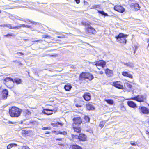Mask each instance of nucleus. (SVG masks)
Returning <instances> with one entry per match:
<instances>
[{
    "label": "nucleus",
    "instance_id": "f257e3e1",
    "mask_svg": "<svg viewBox=\"0 0 149 149\" xmlns=\"http://www.w3.org/2000/svg\"><path fill=\"white\" fill-rule=\"evenodd\" d=\"M22 110L15 107H12L9 109V113L11 117H17L21 114Z\"/></svg>",
    "mask_w": 149,
    "mask_h": 149
},
{
    "label": "nucleus",
    "instance_id": "f03ea898",
    "mask_svg": "<svg viewBox=\"0 0 149 149\" xmlns=\"http://www.w3.org/2000/svg\"><path fill=\"white\" fill-rule=\"evenodd\" d=\"M128 35H125L123 33H120L116 37L117 41L123 44H125L126 42V38Z\"/></svg>",
    "mask_w": 149,
    "mask_h": 149
},
{
    "label": "nucleus",
    "instance_id": "7ed1b4c3",
    "mask_svg": "<svg viewBox=\"0 0 149 149\" xmlns=\"http://www.w3.org/2000/svg\"><path fill=\"white\" fill-rule=\"evenodd\" d=\"M82 24L85 26V30L86 33L94 34L96 33V31L94 29L91 27L90 25L87 23L83 22Z\"/></svg>",
    "mask_w": 149,
    "mask_h": 149
},
{
    "label": "nucleus",
    "instance_id": "20e7f679",
    "mask_svg": "<svg viewBox=\"0 0 149 149\" xmlns=\"http://www.w3.org/2000/svg\"><path fill=\"white\" fill-rule=\"evenodd\" d=\"M146 95H138L135 97L131 98L130 99L135 100L139 102H143L146 101Z\"/></svg>",
    "mask_w": 149,
    "mask_h": 149
},
{
    "label": "nucleus",
    "instance_id": "39448f33",
    "mask_svg": "<svg viewBox=\"0 0 149 149\" xmlns=\"http://www.w3.org/2000/svg\"><path fill=\"white\" fill-rule=\"evenodd\" d=\"M73 120L74 123L72 126L74 127L75 126H79L82 123L81 120L79 117L74 118L73 119Z\"/></svg>",
    "mask_w": 149,
    "mask_h": 149
},
{
    "label": "nucleus",
    "instance_id": "423d86ee",
    "mask_svg": "<svg viewBox=\"0 0 149 149\" xmlns=\"http://www.w3.org/2000/svg\"><path fill=\"white\" fill-rule=\"evenodd\" d=\"M140 113L148 114H149V109L144 106L139 108Z\"/></svg>",
    "mask_w": 149,
    "mask_h": 149
},
{
    "label": "nucleus",
    "instance_id": "0eeeda50",
    "mask_svg": "<svg viewBox=\"0 0 149 149\" xmlns=\"http://www.w3.org/2000/svg\"><path fill=\"white\" fill-rule=\"evenodd\" d=\"M114 9L115 10L120 13H123L125 11V9L120 5H116L114 6Z\"/></svg>",
    "mask_w": 149,
    "mask_h": 149
},
{
    "label": "nucleus",
    "instance_id": "6e6552de",
    "mask_svg": "<svg viewBox=\"0 0 149 149\" xmlns=\"http://www.w3.org/2000/svg\"><path fill=\"white\" fill-rule=\"evenodd\" d=\"M112 85L118 89H123V86L121 84V82L120 81H116L113 82Z\"/></svg>",
    "mask_w": 149,
    "mask_h": 149
},
{
    "label": "nucleus",
    "instance_id": "1a4fd4ad",
    "mask_svg": "<svg viewBox=\"0 0 149 149\" xmlns=\"http://www.w3.org/2000/svg\"><path fill=\"white\" fill-rule=\"evenodd\" d=\"M88 75V73L82 72L80 75L79 79L81 81L84 80H86L87 79Z\"/></svg>",
    "mask_w": 149,
    "mask_h": 149
},
{
    "label": "nucleus",
    "instance_id": "9d476101",
    "mask_svg": "<svg viewBox=\"0 0 149 149\" xmlns=\"http://www.w3.org/2000/svg\"><path fill=\"white\" fill-rule=\"evenodd\" d=\"M106 64V62L103 60H100L97 61L95 65L96 66L101 67V68L103 67Z\"/></svg>",
    "mask_w": 149,
    "mask_h": 149
},
{
    "label": "nucleus",
    "instance_id": "9b49d317",
    "mask_svg": "<svg viewBox=\"0 0 149 149\" xmlns=\"http://www.w3.org/2000/svg\"><path fill=\"white\" fill-rule=\"evenodd\" d=\"M54 111V110L52 109H44L42 111L43 113L47 115H51L53 113L52 112Z\"/></svg>",
    "mask_w": 149,
    "mask_h": 149
},
{
    "label": "nucleus",
    "instance_id": "f8f14e48",
    "mask_svg": "<svg viewBox=\"0 0 149 149\" xmlns=\"http://www.w3.org/2000/svg\"><path fill=\"white\" fill-rule=\"evenodd\" d=\"M91 97V94L87 92H86L83 96V97L86 101H89L90 100Z\"/></svg>",
    "mask_w": 149,
    "mask_h": 149
},
{
    "label": "nucleus",
    "instance_id": "ddd939ff",
    "mask_svg": "<svg viewBox=\"0 0 149 149\" xmlns=\"http://www.w3.org/2000/svg\"><path fill=\"white\" fill-rule=\"evenodd\" d=\"M128 105L130 107L135 108L137 107L136 104L133 101H129L127 102Z\"/></svg>",
    "mask_w": 149,
    "mask_h": 149
},
{
    "label": "nucleus",
    "instance_id": "4468645a",
    "mask_svg": "<svg viewBox=\"0 0 149 149\" xmlns=\"http://www.w3.org/2000/svg\"><path fill=\"white\" fill-rule=\"evenodd\" d=\"M86 136L83 134H80L78 136V139L80 141H86Z\"/></svg>",
    "mask_w": 149,
    "mask_h": 149
},
{
    "label": "nucleus",
    "instance_id": "2eb2a0df",
    "mask_svg": "<svg viewBox=\"0 0 149 149\" xmlns=\"http://www.w3.org/2000/svg\"><path fill=\"white\" fill-rule=\"evenodd\" d=\"M8 91L6 89L3 90L2 92L3 98L4 99H6L8 95Z\"/></svg>",
    "mask_w": 149,
    "mask_h": 149
},
{
    "label": "nucleus",
    "instance_id": "dca6fc26",
    "mask_svg": "<svg viewBox=\"0 0 149 149\" xmlns=\"http://www.w3.org/2000/svg\"><path fill=\"white\" fill-rule=\"evenodd\" d=\"M122 74L124 76L128 77L131 79L133 78V76L132 75L127 72H123Z\"/></svg>",
    "mask_w": 149,
    "mask_h": 149
},
{
    "label": "nucleus",
    "instance_id": "f3484780",
    "mask_svg": "<svg viewBox=\"0 0 149 149\" xmlns=\"http://www.w3.org/2000/svg\"><path fill=\"white\" fill-rule=\"evenodd\" d=\"M123 63L124 64V65L130 68H133L134 66V64L132 62H129L127 63Z\"/></svg>",
    "mask_w": 149,
    "mask_h": 149
},
{
    "label": "nucleus",
    "instance_id": "a211bd4d",
    "mask_svg": "<svg viewBox=\"0 0 149 149\" xmlns=\"http://www.w3.org/2000/svg\"><path fill=\"white\" fill-rule=\"evenodd\" d=\"M86 107L87 109L89 110H93L95 109L94 107L90 103L87 104Z\"/></svg>",
    "mask_w": 149,
    "mask_h": 149
},
{
    "label": "nucleus",
    "instance_id": "6ab92c4d",
    "mask_svg": "<svg viewBox=\"0 0 149 149\" xmlns=\"http://www.w3.org/2000/svg\"><path fill=\"white\" fill-rule=\"evenodd\" d=\"M105 73L108 76H111L113 74V72L112 70L108 69H107L105 70Z\"/></svg>",
    "mask_w": 149,
    "mask_h": 149
},
{
    "label": "nucleus",
    "instance_id": "aec40b11",
    "mask_svg": "<svg viewBox=\"0 0 149 149\" xmlns=\"http://www.w3.org/2000/svg\"><path fill=\"white\" fill-rule=\"evenodd\" d=\"M12 81L13 83H15L17 84H19L21 82V80L18 78H16L14 79H13Z\"/></svg>",
    "mask_w": 149,
    "mask_h": 149
},
{
    "label": "nucleus",
    "instance_id": "412c9836",
    "mask_svg": "<svg viewBox=\"0 0 149 149\" xmlns=\"http://www.w3.org/2000/svg\"><path fill=\"white\" fill-rule=\"evenodd\" d=\"M72 88V86L69 84L65 85L64 87V89L66 91H69Z\"/></svg>",
    "mask_w": 149,
    "mask_h": 149
},
{
    "label": "nucleus",
    "instance_id": "4be33fe9",
    "mask_svg": "<svg viewBox=\"0 0 149 149\" xmlns=\"http://www.w3.org/2000/svg\"><path fill=\"white\" fill-rule=\"evenodd\" d=\"M73 127L75 132L77 133L80 132H81V129L79 127V126H75L74 127L73 126Z\"/></svg>",
    "mask_w": 149,
    "mask_h": 149
},
{
    "label": "nucleus",
    "instance_id": "5701e85b",
    "mask_svg": "<svg viewBox=\"0 0 149 149\" xmlns=\"http://www.w3.org/2000/svg\"><path fill=\"white\" fill-rule=\"evenodd\" d=\"M71 148L72 149H82V147L76 144L72 145Z\"/></svg>",
    "mask_w": 149,
    "mask_h": 149
},
{
    "label": "nucleus",
    "instance_id": "b1692460",
    "mask_svg": "<svg viewBox=\"0 0 149 149\" xmlns=\"http://www.w3.org/2000/svg\"><path fill=\"white\" fill-rule=\"evenodd\" d=\"M105 101L107 102L110 105H112L113 104V101L111 99H106Z\"/></svg>",
    "mask_w": 149,
    "mask_h": 149
},
{
    "label": "nucleus",
    "instance_id": "393cba45",
    "mask_svg": "<svg viewBox=\"0 0 149 149\" xmlns=\"http://www.w3.org/2000/svg\"><path fill=\"white\" fill-rule=\"evenodd\" d=\"M88 75L87 78V79H88L90 80H92L93 79L94 77L92 74H90L89 73H88Z\"/></svg>",
    "mask_w": 149,
    "mask_h": 149
},
{
    "label": "nucleus",
    "instance_id": "a878e982",
    "mask_svg": "<svg viewBox=\"0 0 149 149\" xmlns=\"http://www.w3.org/2000/svg\"><path fill=\"white\" fill-rule=\"evenodd\" d=\"M7 27L9 28L10 29H18L19 27H12L11 26V25L9 24H7V26H6Z\"/></svg>",
    "mask_w": 149,
    "mask_h": 149
},
{
    "label": "nucleus",
    "instance_id": "bb28decb",
    "mask_svg": "<svg viewBox=\"0 0 149 149\" xmlns=\"http://www.w3.org/2000/svg\"><path fill=\"white\" fill-rule=\"evenodd\" d=\"M13 146H17V145L15 143H12L11 144H10L8 145L7 146V149H10Z\"/></svg>",
    "mask_w": 149,
    "mask_h": 149
},
{
    "label": "nucleus",
    "instance_id": "cd10ccee",
    "mask_svg": "<svg viewBox=\"0 0 149 149\" xmlns=\"http://www.w3.org/2000/svg\"><path fill=\"white\" fill-rule=\"evenodd\" d=\"M98 12L99 13L102 14V15H104V16H108V14L107 13H105L103 11L98 10Z\"/></svg>",
    "mask_w": 149,
    "mask_h": 149
},
{
    "label": "nucleus",
    "instance_id": "c85d7f7f",
    "mask_svg": "<svg viewBox=\"0 0 149 149\" xmlns=\"http://www.w3.org/2000/svg\"><path fill=\"white\" fill-rule=\"evenodd\" d=\"M124 86L125 87L130 89L131 88L132 86V85L127 83H125Z\"/></svg>",
    "mask_w": 149,
    "mask_h": 149
},
{
    "label": "nucleus",
    "instance_id": "c756f323",
    "mask_svg": "<svg viewBox=\"0 0 149 149\" xmlns=\"http://www.w3.org/2000/svg\"><path fill=\"white\" fill-rule=\"evenodd\" d=\"M12 80H13L12 78H10V77H6L4 79V81L6 82H8V81H12Z\"/></svg>",
    "mask_w": 149,
    "mask_h": 149
},
{
    "label": "nucleus",
    "instance_id": "7c9ffc66",
    "mask_svg": "<svg viewBox=\"0 0 149 149\" xmlns=\"http://www.w3.org/2000/svg\"><path fill=\"white\" fill-rule=\"evenodd\" d=\"M140 8L138 4L136 3H135L134 9L138 10L140 9Z\"/></svg>",
    "mask_w": 149,
    "mask_h": 149
},
{
    "label": "nucleus",
    "instance_id": "2f4dec72",
    "mask_svg": "<svg viewBox=\"0 0 149 149\" xmlns=\"http://www.w3.org/2000/svg\"><path fill=\"white\" fill-rule=\"evenodd\" d=\"M104 125V122H100L99 125L100 126L101 128H102Z\"/></svg>",
    "mask_w": 149,
    "mask_h": 149
},
{
    "label": "nucleus",
    "instance_id": "473e14b6",
    "mask_svg": "<svg viewBox=\"0 0 149 149\" xmlns=\"http://www.w3.org/2000/svg\"><path fill=\"white\" fill-rule=\"evenodd\" d=\"M99 6V5H94V6H91V9H96V8H97Z\"/></svg>",
    "mask_w": 149,
    "mask_h": 149
},
{
    "label": "nucleus",
    "instance_id": "72a5a7b5",
    "mask_svg": "<svg viewBox=\"0 0 149 149\" xmlns=\"http://www.w3.org/2000/svg\"><path fill=\"white\" fill-rule=\"evenodd\" d=\"M59 133V134H63V135H66L67 134V133L66 132L64 131V132H61L59 131L58 132Z\"/></svg>",
    "mask_w": 149,
    "mask_h": 149
},
{
    "label": "nucleus",
    "instance_id": "f704fd0d",
    "mask_svg": "<svg viewBox=\"0 0 149 149\" xmlns=\"http://www.w3.org/2000/svg\"><path fill=\"white\" fill-rule=\"evenodd\" d=\"M85 120L87 122H88L90 121L89 118L87 116H85Z\"/></svg>",
    "mask_w": 149,
    "mask_h": 149
},
{
    "label": "nucleus",
    "instance_id": "c9c22d12",
    "mask_svg": "<svg viewBox=\"0 0 149 149\" xmlns=\"http://www.w3.org/2000/svg\"><path fill=\"white\" fill-rule=\"evenodd\" d=\"M134 6H135V3H131L130 5V6L131 7V8H134Z\"/></svg>",
    "mask_w": 149,
    "mask_h": 149
},
{
    "label": "nucleus",
    "instance_id": "e433bc0d",
    "mask_svg": "<svg viewBox=\"0 0 149 149\" xmlns=\"http://www.w3.org/2000/svg\"><path fill=\"white\" fill-rule=\"evenodd\" d=\"M56 124L57 126L58 125H59L61 126H62L63 125V124H62V123H61V122H56Z\"/></svg>",
    "mask_w": 149,
    "mask_h": 149
},
{
    "label": "nucleus",
    "instance_id": "4c0bfd02",
    "mask_svg": "<svg viewBox=\"0 0 149 149\" xmlns=\"http://www.w3.org/2000/svg\"><path fill=\"white\" fill-rule=\"evenodd\" d=\"M50 128L49 127H43L42 128V129L43 130H50Z\"/></svg>",
    "mask_w": 149,
    "mask_h": 149
},
{
    "label": "nucleus",
    "instance_id": "58836bf2",
    "mask_svg": "<svg viewBox=\"0 0 149 149\" xmlns=\"http://www.w3.org/2000/svg\"><path fill=\"white\" fill-rule=\"evenodd\" d=\"M25 26H26V25L23 24H22L21 26H16V27H18V29H19L21 27H25Z\"/></svg>",
    "mask_w": 149,
    "mask_h": 149
},
{
    "label": "nucleus",
    "instance_id": "ea45409f",
    "mask_svg": "<svg viewBox=\"0 0 149 149\" xmlns=\"http://www.w3.org/2000/svg\"><path fill=\"white\" fill-rule=\"evenodd\" d=\"M27 20L28 21H29V22H30L32 24H36V22H35L34 21H31V20H29V19H27Z\"/></svg>",
    "mask_w": 149,
    "mask_h": 149
},
{
    "label": "nucleus",
    "instance_id": "a19ab883",
    "mask_svg": "<svg viewBox=\"0 0 149 149\" xmlns=\"http://www.w3.org/2000/svg\"><path fill=\"white\" fill-rule=\"evenodd\" d=\"M17 54L18 55H19V54H20L22 55H24V53H22L20 52H17Z\"/></svg>",
    "mask_w": 149,
    "mask_h": 149
},
{
    "label": "nucleus",
    "instance_id": "79ce46f5",
    "mask_svg": "<svg viewBox=\"0 0 149 149\" xmlns=\"http://www.w3.org/2000/svg\"><path fill=\"white\" fill-rule=\"evenodd\" d=\"M58 38H65V35H62L61 36H59L57 37Z\"/></svg>",
    "mask_w": 149,
    "mask_h": 149
},
{
    "label": "nucleus",
    "instance_id": "37998d69",
    "mask_svg": "<svg viewBox=\"0 0 149 149\" xmlns=\"http://www.w3.org/2000/svg\"><path fill=\"white\" fill-rule=\"evenodd\" d=\"M130 143L132 146H135L136 145V144L134 143H133L132 141H130Z\"/></svg>",
    "mask_w": 149,
    "mask_h": 149
},
{
    "label": "nucleus",
    "instance_id": "c03bdc74",
    "mask_svg": "<svg viewBox=\"0 0 149 149\" xmlns=\"http://www.w3.org/2000/svg\"><path fill=\"white\" fill-rule=\"evenodd\" d=\"M51 125L53 127H55L57 126L56 123H52L51 124Z\"/></svg>",
    "mask_w": 149,
    "mask_h": 149
},
{
    "label": "nucleus",
    "instance_id": "a18cd8bd",
    "mask_svg": "<svg viewBox=\"0 0 149 149\" xmlns=\"http://www.w3.org/2000/svg\"><path fill=\"white\" fill-rule=\"evenodd\" d=\"M75 1L77 4H79L80 2V0H75Z\"/></svg>",
    "mask_w": 149,
    "mask_h": 149
},
{
    "label": "nucleus",
    "instance_id": "49530a36",
    "mask_svg": "<svg viewBox=\"0 0 149 149\" xmlns=\"http://www.w3.org/2000/svg\"><path fill=\"white\" fill-rule=\"evenodd\" d=\"M43 37L45 38H50V37L48 35H45Z\"/></svg>",
    "mask_w": 149,
    "mask_h": 149
},
{
    "label": "nucleus",
    "instance_id": "de8ad7c7",
    "mask_svg": "<svg viewBox=\"0 0 149 149\" xmlns=\"http://www.w3.org/2000/svg\"><path fill=\"white\" fill-rule=\"evenodd\" d=\"M12 36L10 34H7L6 35H5L4 36H6V37H8V36Z\"/></svg>",
    "mask_w": 149,
    "mask_h": 149
},
{
    "label": "nucleus",
    "instance_id": "09e8293b",
    "mask_svg": "<svg viewBox=\"0 0 149 149\" xmlns=\"http://www.w3.org/2000/svg\"><path fill=\"white\" fill-rule=\"evenodd\" d=\"M25 27L28 28H31V26L29 25H26Z\"/></svg>",
    "mask_w": 149,
    "mask_h": 149
},
{
    "label": "nucleus",
    "instance_id": "8fccbe9b",
    "mask_svg": "<svg viewBox=\"0 0 149 149\" xmlns=\"http://www.w3.org/2000/svg\"><path fill=\"white\" fill-rule=\"evenodd\" d=\"M56 140H58L59 141H61L62 140V138H59V139H56Z\"/></svg>",
    "mask_w": 149,
    "mask_h": 149
},
{
    "label": "nucleus",
    "instance_id": "3c124183",
    "mask_svg": "<svg viewBox=\"0 0 149 149\" xmlns=\"http://www.w3.org/2000/svg\"><path fill=\"white\" fill-rule=\"evenodd\" d=\"M99 72L100 73V74H102L103 73V72L102 71H100Z\"/></svg>",
    "mask_w": 149,
    "mask_h": 149
},
{
    "label": "nucleus",
    "instance_id": "603ef678",
    "mask_svg": "<svg viewBox=\"0 0 149 149\" xmlns=\"http://www.w3.org/2000/svg\"><path fill=\"white\" fill-rule=\"evenodd\" d=\"M42 40H36L35 41V42H42Z\"/></svg>",
    "mask_w": 149,
    "mask_h": 149
},
{
    "label": "nucleus",
    "instance_id": "864d4df0",
    "mask_svg": "<svg viewBox=\"0 0 149 149\" xmlns=\"http://www.w3.org/2000/svg\"><path fill=\"white\" fill-rule=\"evenodd\" d=\"M8 123L9 124H10V123H12V124H13L14 123L12 122H11V121H9Z\"/></svg>",
    "mask_w": 149,
    "mask_h": 149
},
{
    "label": "nucleus",
    "instance_id": "5fc2aeb1",
    "mask_svg": "<svg viewBox=\"0 0 149 149\" xmlns=\"http://www.w3.org/2000/svg\"><path fill=\"white\" fill-rule=\"evenodd\" d=\"M50 132H47L46 133H45V134H49Z\"/></svg>",
    "mask_w": 149,
    "mask_h": 149
},
{
    "label": "nucleus",
    "instance_id": "6e6d98bb",
    "mask_svg": "<svg viewBox=\"0 0 149 149\" xmlns=\"http://www.w3.org/2000/svg\"><path fill=\"white\" fill-rule=\"evenodd\" d=\"M59 131H56V134H59Z\"/></svg>",
    "mask_w": 149,
    "mask_h": 149
},
{
    "label": "nucleus",
    "instance_id": "4d7b16f0",
    "mask_svg": "<svg viewBox=\"0 0 149 149\" xmlns=\"http://www.w3.org/2000/svg\"><path fill=\"white\" fill-rule=\"evenodd\" d=\"M76 107H81V106H80V105H76Z\"/></svg>",
    "mask_w": 149,
    "mask_h": 149
},
{
    "label": "nucleus",
    "instance_id": "13d9d810",
    "mask_svg": "<svg viewBox=\"0 0 149 149\" xmlns=\"http://www.w3.org/2000/svg\"><path fill=\"white\" fill-rule=\"evenodd\" d=\"M6 26H7V24H4L3 25V27H7Z\"/></svg>",
    "mask_w": 149,
    "mask_h": 149
},
{
    "label": "nucleus",
    "instance_id": "bf43d9fd",
    "mask_svg": "<svg viewBox=\"0 0 149 149\" xmlns=\"http://www.w3.org/2000/svg\"><path fill=\"white\" fill-rule=\"evenodd\" d=\"M52 132H53V133H56V131H53Z\"/></svg>",
    "mask_w": 149,
    "mask_h": 149
},
{
    "label": "nucleus",
    "instance_id": "052dcab7",
    "mask_svg": "<svg viewBox=\"0 0 149 149\" xmlns=\"http://www.w3.org/2000/svg\"><path fill=\"white\" fill-rule=\"evenodd\" d=\"M148 42H149V43L148 45V46L149 47V39L148 40Z\"/></svg>",
    "mask_w": 149,
    "mask_h": 149
},
{
    "label": "nucleus",
    "instance_id": "680f3d73",
    "mask_svg": "<svg viewBox=\"0 0 149 149\" xmlns=\"http://www.w3.org/2000/svg\"><path fill=\"white\" fill-rule=\"evenodd\" d=\"M0 27H3V25H0Z\"/></svg>",
    "mask_w": 149,
    "mask_h": 149
},
{
    "label": "nucleus",
    "instance_id": "e2e57ef3",
    "mask_svg": "<svg viewBox=\"0 0 149 149\" xmlns=\"http://www.w3.org/2000/svg\"><path fill=\"white\" fill-rule=\"evenodd\" d=\"M135 52H135V50L134 52V54H135Z\"/></svg>",
    "mask_w": 149,
    "mask_h": 149
},
{
    "label": "nucleus",
    "instance_id": "0e129e2a",
    "mask_svg": "<svg viewBox=\"0 0 149 149\" xmlns=\"http://www.w3.org/2000/svg\"><path fill=\"white\" fill-rule=\"evenodd\" d=\"M97 68H98V69H100V67H97Z\"/></svg>",
    "mask_w": 149,
    "mask_h": 149
},
{
    "label": "nucleus",
    "instance_id": "69168bd1",
    "mask_svg": "<svg viewBox=\"0 0 149 149\" xmlns=\"http://www.w3.org/2000/svg\"><path fill=\"white\" fill-rule=\"evenodd\" d=\"M97 68H98V69H100V67H97Z\"/></svg>",
    "mask_w": 149,
    "mask_h": 149
},
{
    "label": "nucleus",
    "instance_id": "338daca9",
    "mask_svg": "<svg viewBox=\"0 0 149 149\" xmlns=\"http://www.w3.org/2000/svg\"><path fill=\"white\" fill-rule=\"evenodd\" d=\"M28 111V113H30V112L29 111Z\"/></svg>",
    "mask_w": 149,
    "mask_h": 149
},
{
    "label": "nucleus",
    "instance_id": "774afa93",
    "mask_svg": "<svg viewBox=\"0 0 149 149\" xmlns=\"http://www.w3.org/2000/svg\"><path fill=\"white\" fill-rule=\"evenodd\" d=\"M37 32H38V33H40V31H37Z\"/></svg>",
    "mask_w": 149,
    "mask_h": 149
}]
</instances>
